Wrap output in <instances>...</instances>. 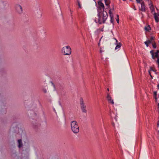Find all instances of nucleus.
<instances>
[{
    "mask_svg": "<svg viewBox=\"0 0 159 159\" xmlns=\"http://www.w3.org/2000/svg\"><path fill=\"white\" fill-rule=\"evenodd\" d=\"M72 131L74 134H77L79 132V128L77 122L75 120L72 121L70 122Z\"/></svg>",
    "mask_w": 159,
    "mask_h": 159,
    "instance_id": "nucleus-1",
    "label": "nucleus"
},
{
    "mask_svg": "<svg viewBox=\"0 0 159 159\" xmlns=\"http://www.w3.org/2000/svg\"><path fill=\"white\" fill-rule=\"evenodd\" d=\"M61 52L65 55H69L71 54V49L69 46H67L62 48Z\"/></svg>",
    "mask_w": 159,
    "mask_h": 159,
    "instance_id": "nucleus-2",
    "label": "nucleus"
},
{
    "mask_svg": "<svg viewBox=\"0 0 159 159\" xmlns=\"http://www.w3.org/2000/svg\"><path fill=\"white\" fill-rule=\"evenodd\" d=\"M80 105L81 109L82 112L85 113H86L87 110L86 109V106L84 104L83 99L82 98H80Z\"/></svg>",
    "mask_w": 159,
    "mask_h": 159,
    "instance_id": "nucleus-3",
    "label": "nucleus"
},
{
    "mask_svg": "<svg viewBox=\"0 0 159 159\" xmlns=\"http://www.w3.org/2000/svg\"><path fill=\"white\" fill-rule=\"evenodd\" d=\"M16 12L19 14H21L23 12V9L22 7L18 4L16 5L15 7Z\"/></svg>",
    "mask_w": 159,
    "mask_h": 159,
    "instance_id": "nucleus-4",
    "label": "nucleus"
},
{
    "mask_svg": "<svg viewBox=\"0 0 159 159\" xmlns=\"http://www.w3.org/2000/svg\"><path fill=\"white\" fill-rule=\"evenodd\" d=\"M108 17L107 13L106 11H104L102 12V22L104 23L105 22Z\"/></svg>",
    "mask_w": 159,
    "mask_h": 159,
    "instance_id": "nucleus-5",
    "label": "nucleus"
},
{
    "mask_svg": "<svg viewBox=\"0 0 159 159\" xmlns=\"http://www.w3.org/2000/svg\"><path fill=\"white\" fill-rule=\"evenodd\" d=\"M107 98L108 101H109V102H110L112 104H114L113 100L111 98V97L109 93H107Z\"/></svg>",
    "mask_w": 159,
    "mask_h": 159,
    "instance_id": "nucleus-6",
    "label": "nucleus"
},
{
    "mask_svg": "<svg viewBox=\"0 0 159 159\" xmlns=\"http://www.w3.org/2000/svg\"><path fill=\"white\" fill-rule=\"evenodd\" d=\"M145 5L144 2H143L141 3V8L139 9V10L145 12L146 11V9L145 8Z\"/></svg>",
    "mask_w": 159,
    "mask_h": 159,
    "instance_id": "nucleus-7",
    "label": "nucleus"
},
{
    "mask_svg": "<svg viewBox=\"0 0 159 159\" xmlns=\"http://www.w3.org/2000/svg\"><path fill=\"white\" fill-rule=\"evenodd\" d=\"M100 12L98 11V20L96 19H95V22L97 23L98 22L99 24H101L102 23V21L100 20Z\"/></svg>",
    "mask_w": 159,
    "mask_h": 159,
    "instance_id": "nucleus-8",
    "label": "nucleus"
},
{
    "mask_svg": "<svg viewBox=\"0 0 159 159\" xmlns=\"http://www.w3.org/2000/svg\"><path fill=\"white\" fill-rule=\"evenodd\" d=\"M154 18L156 22H159V18L158 16H159V14L156 13H154Z\"/></svg>",
    "mask_w": 159,
    "mask_h": 159,
    "instance_id": "nucleus-9",
    "label": "nucleus"
},
{
    "mask_svg": "<svg viewBox=\"0 0 159 159\" xmlns=\"http://www.w3.org/2000/svg\"><path fill=\"white\" fill-rule=\"evenodd\" d=\"M18 147L19 148H20L22 147L23 146V143L21 139H20L18 140Z\"/></svg>",
    "mask_w": 159,
    "mask_h": 159,
    "instance_id": "nucleus-10",
    "label": "nucleus"
},
{
    "mask_svg": "<svg viewBox=\"0 0 159 159\" xmlns=\"http://www.w3.org/2000/svg\"><path fill=\"white\" fill-rule=\"evenodd\" d=\"M98 5L101 7L103 9V11L104 9V6L103 3L101 1H99L98 2Z\"/></svg>",
    "mask_w": 159,
    "mask_h": 159,
    "instance_id": "nucleus-11",
    "label": "nucleus"
},
{
    "mask_svg": "<svg viewBox=\"0 0 159 159\" xmlns=\"http://www.w3.org/2000/svg\"><path fill=\"white\" fill-rule=\"evenodd\" d=\"M154 38L153 37H151L150 39L148 40V43H152V42H153V40H154Z\"/></svg>",
    "mask_w": 159,
    "mask_h": 159,
    "instance_id": "nucleus-12",
    "label": "nucleus"
},
{
    "mask_svg": "<svg viewBox=\"0 0 159 159\" xmlns=\"http://www.w3.org/2000/svg\"><path fill=\"white\" fill-rule=\"evenodd\" d=\"M159 50H157V52L155 53V57H157V59H158V58H159Z\"/></svg>",
    "mask_w": 159,
    "mask_h": 159,
    "instance_id": "nucleus-13",
    "label": "nucleus"
},
{
    "mask_svg": "<svg viewBox=\"0 0 159 159\" xmlns=\"http://www.w3.org/2000/svg\"><path fill=\"white\" fill-rule=\"evenodd\" d=\"M144 30L146 31H149L150 30L151 28L149 25H148L147 27H145Z\"/></svg>",
    "mask_w": 159,
    "mask_h": 159,
    "instance_id": "nucleus-14",
    "label": "nucleus"
},
{
    "mask_svg": "<svg viewBox=\"0 0 159 159\" xmlns=\"http://www.w3.org/2000/svg\"><path fill=\"white\" fill-rule=\"evenodd\" d=\"M121 46V44L120 43H118L116 46L115 49H118L119 48H120Z\"/></svg>",
    "mask_w": 159,
    "mask_h": 159,
    "instance_id": "nucleus-15",
    "label": "nucleus"
},
{
    "mask_svg": "<svg viewBox=\"0 0 159 159\" xmlns=\"http://www.w3.org/2000/svg\"><path fill=\"white\" fill-rule=\"evenodd\" d=\"M150 8L151 10L152 13L154 11V9L152 4H151V6L150 7Z\"/></svg>",
    "mask_w": 159,
    "mask_h": 159,
    "instance_id": "nucleus-16",
    "label": "nucleus"
},
{
    "mask_svg": "<svg viewBox=\"0 0 159 159\" xmlns=\"http://www.w3.org/2000/svg\"><path fill=\"white\" fill-rule=\"evenodd\" d=\"M150 52L151 54L152 55V58L153 59H155V57H154V53H153V50H151L150 51Z\"/></svg>",
    "mask_w": 159,
    "mask_h": 159,
    "instance_id": "nucleus-17",
    "label": "nucleus"
},
{
    "mask_svg": "<svg viewBox=\"0 0 159 159\" xmlns=\"http://www.w3.org/2000/svg\"><path fill=\"white\" fill-rule=\"evenodd\" d=\"M152 44L153 48H156V45L155 42H152Z\"/></svg>",
    "mask_w": 159,
    "mask_h": 159,
    "instance_id": "nucleus-18",
    "label": "nucleus"
},
{
    "mask_svg": "<svg viewBox=\"0 0 159 159\" xmlns=\"http://www.w3.org/2000/svg\"><path fill=\"white\" fill-rule=\"evenodd\" d=\"M110 1H106V2H105V4L106 5L108 6L109 7H110L109 5L110 3Z\"/></svg>",
    "mask_w": 159,
    "mask_h": 159,
    "instance_id": "nucleus-19",
    "label": "nucleus"
},
{
    "mask_svg": "<svg viewBox=\"0 0 159 159\" xmlns=\"http://www.w3.org/2000/svg\"><path fill=\"white\" fill-rule=\"evenodd\" d=\"M111 9L109 11V13L110 14V17H111L113 16V14H112V13L111 12Z\"/></svg>",
    "mask_w": 159,
    "mask_h": 159,
    "instance_id": "nucleus-20",
    "label": "nucleus"
},
{
    "mask_svg": "<svg viewBox=\"0 0 159 159\" xmlns=\"http://www.w3.org/2000/svg\"><path fill=\"white\" fill-rule=\"evenodd\" d=\"M2 4H3V6L4 7H5L7 5V3L6 2H2Z\"/></svg>",
    "mask_w": 159,
    "mask_h": 159,
    "instance_id": "nucleus-21",
    "label": "nucleus"
},
{
    "mask_svg": "<svg viewBox=\"0 0 159 159\" xmlns=\"http://www.w3.org/2000/svg\"><path fill=\"white\" fill-rule=\"evenodd\" d=\"M110 18H111L110 21L111 22V23H113V16H112L111 17H110Z\"/></svg>",
    "mask_w": 159,
    "mask_h": 159,
    "instance_id": "nucleus-22",
    "label": "nucleus"
},
{
    "mask_svg": "<svg viewBox=\"0 0 159 159\" xmlns=\"http://www.w3.org/2000/svg\"><path fill=\"white\" fill-rule=\"evenodd\" d=\"M144 43L146 45L147 47L148 46V44H149V43H148V41H147L145 42Z\"/></svg>",
    "mask_w": 159,
    "mask_h": 159,
    "instance_id": "nucleus-23",
    "label": "nucleus"
},
{
    "mask_svg": "<svg viewBox=\"0 0 159 159\" xmlns=\"http://www.w3.org/2000/svg\"><path fill=\"white\" fill-rule=\"evenodd\" d=\"M43 91L44 93H47V90L45 89H43Z\"/></svg>",
    "mask_w": 159,
    "mask_h": 159,
    "instance_id": "nucleus-24",
    "label": "nucleus"
},
{
    "mask_svg": "<svg viewBox=\"0 0 159 159\" xmlns=\"http://www.w3.org/2000/svg\"><path fill=\"white\" fill-rule=\"evenodd\" d=\"M157 62L158 64V67L159 68V58H158V59H157Z\"/></svg>",
    "mask_w": 159,
    "mask_h": 159,
    "instance_id": "nucleus-25",
    "label": "nucleus"
},
{
    "mask_svg": "<svg viewBox=\"0 0 159 159\" xmlns=\"http://www.w3.org/2000/svg\"><path fill=\"white\" fill-rule=\"evenodd\" d=\"M77 2H78V6H79V7L80 8H81V5L80 4V2L79 1H78Z\"/></svg>",
    "mask_w": 159,
    "mask_h": 159,
    "instance_id": "nucleus-26",
    "label": "nucleus"
},
{
    "mask_svg": "<svg viewBox=\"0 0 159 159\" xmlns=\"http://www.w3.org/2000/svg\"><path fill=\"white\" fill-rule=\"evenodd\" d=\"M149 2V4H148V5L149 6H151V4H152V2L151 1H149L148 2Z\"/></svg>",
    "mask_w": 159,
    "mask_h": 159,
    "instance_id": "nucleus-27",
    "label": "nucleus"
},
{
    "mask_svg": "<svg viewBox=\"0 0 159 159\" xmlns=\"http://www.w3.org/2000/svg\"><path fill=\"white\" fill-rule=\"evenodd\" d=\"M104 52V50H103L102 49V48H100V52L101 53H102V52Z\"/></svg>",
    "mask_w": 159,
    "mask_h": 159,
    "instance_id": "nucleus-28",
    "label": "nucleus"
},
{
    "mask_svg": "<svg viewBox=\"0 0 159 159\" xmlns=\"http://www.w3.org/2000/svg\"><path fill=\"white\" fill-rule=\"evenodd\" d=\"M154 96H157V92L155 91V92H154Z\"/></svg>",
    "mask_w": 159,
    "mask_h": 159,
    "instance_id": "nucleus-29",
    "label": "nucleus"
},
{
    "mask_svg": "<svg viewBox=\"0 0 159 159\" xmlns=\"http://www.w3.org/2000/svg\"><path fill=\"white\" fill-rule=\"evenodd\" d=\"M116 20L117 23H119V18H117L116 19Z\"/></svg>",
    "mask_w": 159,
    "mask_h": 159,
    "instance_id": "nucleus-30",
    "label": "nucleus"
},
{
    "mask_svg": "<svg viewBox=\"0 0 159 159\" xmlns=\"http://www.w3.org/2000/svg\"><path fill=\"white\" fill-rule=\"evenodd\" d=\"M136 1L138 3H140V0H136Z\"/></svg>",
    "mask_w": 159,
    "mask_h": 159,
    "instance_id": "nucleus-31",
    "label": "nucleus"
},
{
    "mask_svg": "<svg viewBox=\"0 0 159 159\" xmlns=\"http://www.w3.org/2000/svg\"><path fill=\"white\" fill-rule=\"evenodd\" d=\"M148 72H149V74L150 75V76H151L152 77V75H151V73H150V70H149V71H148Z\"/></svg>",
    "mask_w": 159,
    "mask_h": 159,
    "instance_id": "nucleus-32",
    "label": "nucleus"
},
{
    "mask_svg": "<svg viewBox=\"0 0 159 159\" xmlns=\"http://www.w3.org/2000/svg\"><path fill=\"white\" fill-rule=\"evenodd\" d=\"M150 68V71L151 70H152V71H154V70H153L152 67H151Z\"/></svg>",
    "mask_w": 159,
    "mask_h": 159,
    "instance_id": "nucleus-33",
    "label": "nucleus"
},
{
    "mask_svg": "<svg viewBox=\"0 0 159 159\" xmlns=\"http://www.w3.org/2000/svg\"><path fill=\"white\" fill-rule=\"evenodd\" d=\"M114 39H115L116 40V43H118V41L117 40V39L115 38H114Z\"/></svg>",
    "mask_w": 159,
    "mask_h": 159,
    "instance_id": "nucleus-34",
    "label": "nucleus"
},
{
    "mask_svg": "<svg viewBox=\"0 0 159 159\" xmlns=\"http://www.w3.org/2000/svg\"><path fill=\"white\" fill-rule=\"evenodd\" d=\"M112 125H113L114 127H115V124H114V123H112Z\"/></svg>",
    "mask_w": 159,
    "mask_h": 159,
    "instance_id": "nucleus-35",
    "label": "nucleus"
},
{
    "mask_svg": "<svg viewBox=\"0 0 159 159\" xmlns=\"http://www.w3.org/2000/svg\"><path fill=\"white\" fill-rule=\"evenodd\" d=\"M154 98H155V99H156V100H157V98L156 96H154Z\"/></svg>",
    "mask_w": 159,
    "mask_h": 159,
    "instance_id": "nucleus-36",
    "label": "nucleus"
},
{
    "mask_svg": "<svg viewBox=\"0 0 159 159\" xmlns=\"http://www.w3.org/2000/svg\"><path fill=\"white\" fill-rule=\"evenodd\" d=\"M157 125L159 127V122H158L157 124Z\"/></svg>",
    "mask_w": 159,
    "mask_h": 159,
    "instance_id": "nucleus-37",
    "label": "nucleus"
},
{
    "mask_svg": "<svg viewBox=\"0 0 159 159\" xmlns=\"http://www.w3.org/2000/svg\"><path fill=\"white\" fill-rule=\"evenodd\" d=\"M110 1L109 0H105V2H106V1Z\"/></svg>",
    "mask_w": 159,
    "mask_h": 159,
    "instance_id": "nucleus-38",
    "label": "nucleus"
},
{
    "mask_svg": "<svg viewBox=\"0 0 159 159\" xmlns=\"http://www.w3.org/2000/svg\"><path fill=\"white\" fill-rule=\"evenodd\" d=\"M52 84L53 85V87H54V88H55V85L53 84V83H52Z\"/></svg>",
    "mask_w": 159,
    "mask_h": 159,
    "instance_id": "nucleus-39",
    "label": "nucleus"
},
{
    "mask_svg": "<svg viewBox=\"0 0 159 159\" xmlns=\"http://www.w3.org/2000/svg\"><path fill=\"white\" fill-rule=\"evenodd\" d=\"M70 12H71V14L72 12V11H71V10L70 9Z\"/></svg>",
    "mask_w": 159,
    "mask_h": 159,
    "instance_id": "nucleus-40",
    "label": "nucleus"
},
{
    "mask_svg": "<svg viewBox=\"0 0 159 159\" xmlns=\"http://www.w3.org/2000/svg\"><path fill=\"white\" fill-rule=\"evenodd\" d=\"M34 116H36V114L35 113H34Z\"/></svg>",
    "mask_w": 159,
    "mask_h": 159,
    "instance_id": "nucleus-41",
    "label": "nucleus"
},
{
    "mask_svg": "<svg viewBox=\"0 0 159 159\" xmlns=\"http://www.w3.org/2000/svg\"><path fill=\"white\" fill-rule=\"evenodd\" d=\"M134 10H136V9L135 6H134Z\"/></svg>",
    "mask_w": 159,
    "mask_h": 159,
    "instance_id": "nucleus-42",
    "label": "nucleus"
},
{
    "mask_svg": "<svg viewBox=\"0 0 159 159\" xmlns=\"http://www.w3.org/2000/svg\"><path fill=\"white\" fill-rule=\"evenodd\" d=\"M157 87L158 88V89H159V84H158L157 86Z\"/></svg>",
    "mask_w": 159,
    "mask_h": 159,
    "instance_id": "nucleus-43",
    "label": "nucleus"
},
{
    "mask_svg": "<svg viewBox=\"0 0 159 159\" xmlns=\"http://www.w3.org/2000/svg\"><path fill=\"white\" fill-rule=\"evenodd\" d=\"M107 90L108 91H109V89L108 88H107Z\"/></svg>",
    "mask_w": 159,
    "mask_h": 159,
    "instance_id": "nucleus-44",
    "label": "nucleus"
},
{
    "mask_svg": "<svg viewBox=\"0 0 159 159\" xmlns=\"http://www.w3.org/2000/svg\"><path fill=\"white\" fill-rule=\"evenodd\" d=\"M117 18H119V16L118 15H117Z\"/></svg>",
    "mask_w": 159,
    "mask_h": 159,
    "instance_id": "nucleus-45",
    "label": "nucleus"
},
{
    "mask_svg": "<svg viewBox=\"0 0 159 159\" xmlns=\"http://www.w3.org/2000/svg\"><path fill=\"white\" fill-rule=\"evenodd\" d=\"M102 37L101 38V39H100V41L101 40V39H102Z\"/></svg>",
    "mask_w": 159,
    "mask_h": 159,
    "instance_id": "nucleus-46",
    "label": "nucleus"
},
{
    "mask_svg": "<svg viewBox=\"0 0 159 159\" xmlns=\"http://www.w3.org/2000/svg\"><path fill=\"white\" fill-rule=\"evenodd\" d=\"M98 45L99 46L100 45V43H98Z\"/></svg>",
    "mask_w": 159,
    "mask_h": 159,
    "instance_id": "nucleus-47",
    "label": "nucleus"
},
{
    "mask_svg": "<svg viewBox=\"0 0 159 159\" xmlns=\"http://www.w3.org/2000/svg\"><path fill=\"white\" fill-rule=\"evenodd\" d=\"M158 106L159 107V103H158Z\"/></svg>",
    "mask_w": 159,
    "mask_h": 159,
    "instance_id": "nucleus-48",
    "label": "nucleus"
},
{
    "mask_svg": "<svg viewBox=\"0 0 159 159\" xmlns=\"http://www.w3.org/2000/svg\"><path fill=\"white\" fill-rule=\"evenodd\" d=\"M158 133H159V130H158Z\"/></svg>",
    "mask_w": 159,
    "mask_h": 159,
    "instance_id": "nucleus-49",
    "label": "nucleus"
},
{
    "mask_svg": "<svg viewBox=\"0 0 159 159\" xmlns=\"http://www.w3.org/2000/svg\"><path fill=\"white\" fill-rule=\"evenodd\" d=\"M123 0V1H125L126 0Z\"/></svg>",
    "mask_w": 159,
    "mask_h": 159,
    "instance_id": "nucleus-50",
    "label": "nucleus"
}]
</instances>
